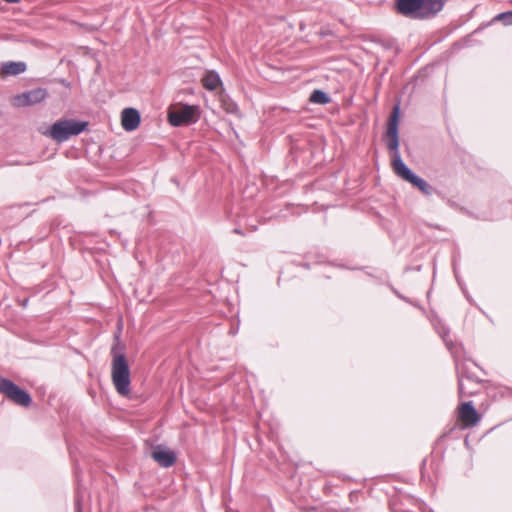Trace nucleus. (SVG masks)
<instances>
[{"label": "nucleus", "mask_w": 512, "mask_h": 512, "mask_svg": "<svg viewBox=\"0 0 512 512\" xmlns=\"http://www.w3.org/2000/svg\"><path fill=\"white\" fill-rule=\"evenodd\" d=\"M310 101L317 104H326L329 102V97L325 92L315 90L310 96Z\"/></svg>", "instance_id": "ddd939ff"}, {"label": "nucleus", "mask_w": 512, "mask_h": 512, "mask_svg": "<svg viewBox=\"0 0 512 512\" xmlns=\"http://www.w3.org/2000/svg\"><path fill=\"white\" fill-rule=\"evenodd\" d=\"M0 392L18 405L27 407L32 399L30 395L6 378H0Z\"/></svg>", "instance_id": "423d86ee"}, {"label": "nucleus", "mask_w": 512, "mask_h": 512, "mask_svg": "<svg viewBox=\"0 0 512 512\" xmlns=\"http://www.w3.org/2000/svg\"><path fill=\"white\" fill-rule=\"evenodd\" d=\"M202 84L206 89L213 91L221 84V80L216 72L209 71L202 78Z\"/></svg>", "instance_id": "f8f14e48"}, {"label": "nucleus", "mask_w": 512, "mask_h": 512, "mask_svg": "<svg viewBox=\"0 0 512 512\" xmlns=\"http://www.w3.org/2000/svg\"><path fill=\"white\" fill-rule=\"evenodd\" d=\"M495 20L502 21L504 25H512V11L502 12L495 17Z\"/></svg>", "instance_id": "4468645a"}, {"label": "nucleus", "mask_w": 512, "mask_h": 512, "mask_svg": "<svg viewBox=\"0 0 512 512\" xmlns=\"http://www.w3.org/2000/svg\"><path fill=\"white\" fill-rule=\"evenodd\" d=\"M458 389H459L460 395H464L465 394L464 382L461 379L459 380Z\"/></svg>", "instance_id": "2eb2a0df"}, {"label": "nucleus", "mask_w": 512, "mask_h": 512, "mask_svg": "<svg viewBox=\"0 0 512 512\" xmlns=\"http://www.w3.org/2000/svg\"><path fill=\"white\" fill-rule=\"evenodd\" d=\"M46 89L36 88L22 94L16 95L12 99V104L15 107H25L40 103L47 97Z\"/></svg>", "instance_id": "0eeeda50"}, {"label": "nucleus", "mask_w": 512, "mask_h": 512, "mask_svg": "<svg viewBox=\"0 0 512 512\" xmlns=\"http://www.w3.org/2000/svg\"><path fill=\"white\" fill-rule=\"evenodd\" d=\"M151 457L162 467H170L176 461L175 454L162 446H157L151 453Z\"/></svg>", "instance_id": "6e6552de"}, {"label": "nucleus", "mask_w": 512, "mask_h": 512, "mask_svg": "<svg viewBox=\"0 0 512 512\" xmlns=\"http://www.w3.org/2000/svg\"><path fill=\"white\" fill-rule=\"evenodd\" d=\"M396 11L411 19H428L439 13L446 0H394Z\"/></svg>", "instance_id": "f03ea898"}, {"label": "nucleus", "mask_w": 512, "mask_h": 512, "mask_svg": "<svg viewBox=\"0 0 512 512\" xmlns=\"http://www.w3.org/2000/svg\"><path fill=\"white\" fill-rule=\"evenodd\" d=\"M198 107L191 105H175L168 111V119L173 126L195 123L198 120Z\"/></svg>", "instance_id": "39448f33"}, {"label": "nucleus", "mask_w": 512, "mask_h": 512, "mask_svg": "<svg viewBox=\"0 0 512 512\" xmlns=\"http://www.w3.org/2000/svg\"><path fill=\"white\" fill-rule=\"evenodd\" d=\"M111 377L116 391L126 396L130 393V369L124 354L113 353Z\"/></svg>", "instance_id": "7ed1b4c3"}, {"label": "nucleus", "mask_w": 512, "mask_h": 512, "mask_svg": "<svg viewBox=\"0 0 512 512\" xmlns=\"http://www.w3.org/2000/svg\"><path fill=\"white\" fill-rule=\"evenodd\" d=\"M26 70L24 62H6L2 64L1 74L3 76L19 75Z\"/></svg>", "instance_id": "9b49d317"}, {"label": "nucleus", "mask_w": 512, "mask_h": 512, "mask_svg": "<svg viewBox=\"0 0 512 512\" xmlns=\"http://www.w3.org/2000/svg\"><path fill=\"white\" fill-rule=\"evenodd\" d=\"M399 107L395 106L390 116L387 128V147L393 152L392 167L397 176L417 187L425 195L432 194V187L422 178L415 175L403 162L399 153L398 138Z\"/></svg>", "instance_id": "f257e3e1"}, {"label": "nucleus", "mask_w": 512, "mask_h": 512, "mask_svg": "<svg viewBox=\"0 0 512 512\" xmlns=\"http://www.w3.org/2000/svg\"><path fill=\"white\" fill-rule=\"evenodd\" d=\"M460 418L466 425H474L478 422V414L471 402H466L461 405Z\"/></svg>", "instance_id": "9d476101"}, {"label": "nucleus", "mask_w": 512, "mask_h": 512, "mask_svg": "<svg viewBox=\"0 0 512 512\" xmlns=\"http://www.w3.org/2000/svg\"><path fill=\"white\" fill-rule=\"evenodd\" d=\"M86 125V122L71 119L59 120L51 126L49 136L58 142H64L71 136L78 135L84 131Z\"/></svg>", "instance_id": "20e7f679"}, {"label": "nucleus", "mask_w": 512, "mask_h": 512, "mask_svg": "<svg viewBox=\"0 0 512 512\" xmlns=\"http://www.w3.org/2000/svg\"><path fill=\"white\" fill-rule=\"evenodd\" d=\"M5 1L8 2V3H11V4L19 2V0H5Z\"/></svg>", "instance_id": "dca6fc26"}, {"label": "nucleus", "mask_w": 512, "mask_h": 512, "mask_svg": "<svg viewBox=\"0 0 512 512\" xmlns=\"http://www.w3.org/2000/svg\"><path fill=\"white\" fill-rule=\"evenodd\" d=\"M121 124L124 130L134 131L140 124V114L134 108H125L121 113Z\"/></svg>", "instance_id": "1a4fd4ad"}]
</instances>
